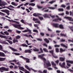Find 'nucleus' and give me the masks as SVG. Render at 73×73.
Returning a JSON list of instances; mask_svg holds the SVG:
<instances>
[{
    "label": "nucleus",
    "instance_id": "30",
    "mask_svg": "<svg viewBox=\"0 0 73 73\" xmlns=\"http://www.w3.org/2000/svg\"><path fill=\"white\" fill-rule=\"evenodd\" d=\"M5 40L8 42L10 44H12V42L11 41L8 40Z\"/></svg>",
    "mask_w": 73,
    "mask_h": 73
},
{
    "label": "nucleus",
    "instance_id": "45",
    "mask_svg": "<svg viewBox=\"0 0 73 73\" xmlns=\"http://www.w3.org/2000/svg\"><path fill=\"white\" fill-rule=\"evenodd\" d=\"M60 42H65V39H64L63 38H62L60 41Z\"/></svg>",
    "mask_w": 73,
    "mask_h": 73
},
{
    "label": "nucleus",
    "instance_id": "9",
    "mask_svg": "<svg viewBox=\"0 0 73 73\" xmlns=\"http://www.w3.org/2000/svg\"><path fill=\"white\" fill-rule=\"evenodd\" d=\"M9 37V36H3L1 35H0V37H1V38H5V39H8Z\"/></svg>",
    "mask_w": 73,
    "mask_h": 73
},
{
    "label": "nucleus",
    "instance_id": "20",
    "mask_svg": "<svg viewBox=\"0 0 73 73\" xmlns=\"http://www.w3.org/2000/svg\"><path fill=\"white\" fill-rule=\"evenodd\" d=\"M32 52L31 51V50L29 49H28L27 50H25L24 53H31Z\"/></svg>",
    "mask_w": 73,
    "mask_h": 73
},
{
    "label": "nucleus",
    "instance_id": "32",
    "mask_svg": "<svg viewBox=\"0 0 73 73\" xmlns=\"http://www.w3.org/2000/svg\"><path fill=\"white\" fill-rule=\"evenodd\" d=\"M4 33L5 35H9V33L7 32V31H4Z\"/></svg>",
    "mask_w": 73,
    "mask_h": 73
},
{
    "label": "nucleus",
    "instance_id": "13",
    "mask_svg": "<svg viewBox=\"0 0 73 73\" xmlns=\"http://www.w3.org/2000/svg\"><path fill=\"white\" fill-rule=\"evenodd\" d=\"M27 30H25V31H22V32L25 33L26 32H31L32 31L31 30L28 29V28H27Z\"/></svg>",
    "mask_w": 73,
    "mask_h": 73
},
{
    "label": "nucleus",
    "instance_id": "47",
    "mask_svg": "<svg viewBox=\"0 0 73 73\" xmlns=\"http://www.w3.org/2000/svg\"><path fill=\"white\" fill-rule=\"evenodd\" d=\"M56 52L58 53L59 52V49L58 48H56L55 49Z\"/></svg>",
    "mask_w": 73,
    "mask_h": 73
},
{
    "label": "nucleus",
    "instance_id": "19",
    "mask_svg": "<svg viewBox=\"0 0 73 73\" xmlns=\"http://www.w3.org/2000/svg\"><path fill=\"white\" fill-rule=\"evenodd\" d=\"M65 58H63V57L60 58V61H65Z\"/></svg>",
    "mask_w": 73,
    "mask_h": 73
},
{
    "label": "nucleus",
    "instance_id": "24",
    "mask_svg": "<svg viewBox=\"0 0 73 73\" xmlns=\"http://www.w3.org/2000/svg\"><path fill=\"white\" fill-rule=\"evenodd\" d=\"M1 43L4 44H7V45H9V44L8 43L5 41H2Z\"/></svg>",
    "mask_w": 73,
    "mask_h": 73
},
{
    "label": "nucleus",
    "instance_id": "36",
    "mask_svg": "<svg viewBox=\"0 0 73 73\" xmlns=\"http://www.w3.org/2000/svg\"><path fill=\"white\" fill-rule=\"evenodd\" d=\"M40 50L41 52H38V53H43V50H42V48H40Z\"/></svg>",
    "mask_w": 73,
    "mask_h": 73
},
{
    "label": "nucleus",
    "instance_id": "62",
    "mask_svg": "<svg viewBox=\"0 0 73 73\" xmlns=\"http://www.w3.org/2000/svg\"><path fill=\"white\" fill-rule=\"evenodd\" d=\"M66 15H69V11H66Z\"/></svg>",
    "mask_w": 73,
    "mask_h": 73
},
{
    "label": "nucleus",
    "instance_id": "5",
    "mask_svg": "<svg viewBox=\"0 0 73 73\" xmlns=\"http://www.w3.org/2000/svg\"><path fill=\"white\" fill-rule=\"evenodd\" d=\"M25 68H26V69H27L28 70H29V71H31V69H32V70H33V71H34V72H36V71L35 70H34L32 68H30L29 67V66H28V65H25Z\"/></svg>",
    "mask_w": 73,
    "mask_h": 73
},
{
    "label": "nucleus",
    "instance_id": "25",
    "mask_svg": "<svg viewBox=\"0 0 73 73\" xmlns=\"http://www.w3.org/2000/svg\"><path fill=\"white\" fill-rule=\"evenodd\" d=\"M60 45L62 46H63V47H64V48H68V46L65 45L64 44H60Z\"/></svg>",
    "mask_w": 73,
    "mask_h": 73
},
{
    "label": "nucleus",
    "instance_id": "49",
    "mask_svg": "<svg viewBox=\"0 0 73 73\" xmlns=\"http://www.w3.org/2000/svg\"><path fill=\"white\" fill-rule=\"evenodd\" d=\"M52 56H53V57L55 58H58V57L57 56H56L55 55V54H54Z\"/></svg>",
    "mask_w": 73,
    "mask_h": 73
},
{
    "label": "nucleus",
    "instance_id": "64",
    "mask_svg": "<svg viewBox=\"0 0 73 73\" xmlns=\"http://www.w3.org/2000/svg\"><path fill=\"white\" fill-rule=\"evenodd\" d=\"M43 72L44 73H47V70H44Z\"/></svg>",
    "mask_w": 73,
    "mask_h": 73
},
{
    "label": "nucleus",
    "instance_id": "54",
    "mask_svg": "<svg viewBox=\"0 0 73 73\" xmlns=\"http://www.w3.org/2000/svg\"><path fill=\"white\" fill-rule=\"evenodd\" d=\"M0 50H3V46L1 45H0Z\"/></svg>",
    "mask_w": 73,
    "mask_h": 73
},
{
    "label": "nucleus",
    "instance_id": "52",
    "mask_svg": "<svg viewBox=\"0 0 73 73\" xmlns=\"http://www.w3.org/2000/svg\"><path fill=\"white\" fill-rule=\"evenodd\" d=\"M66 9L67 10H69L70 9V6H68L66 7Z\"/></svg>",
    "mask_w": 73,
    "mask_h": 73
},
{
    "label": "nucleus",
    "instance_id": "38",
    "mask_svg": "<svg viewBox=\"0 0 73 73\" xmlns=\"http://www.w3.org/2000/svg\"><path fill=\"white\" fill-rule=\"evenodd\" d=\"M68 20L70 21H73V18H72V17H69Z\"/></svg>",
    "mask_w": 73,
    "mask_h": 73
},
{
    "label": "nucleus",
    "instance_id": "43",
    "mask_svg": "<svg viewBox=\"0 0 73 73\" xmlns=\"http://www.w3.org/2000/svg\"><path fill=\"white\" fill-rule=\"evenodd\" d=\"M20 21L22 23H23V24H25V22H24V20L23 19H22Z\"/></svg>",
    "mask_w": 73,
    "mask_h": 73
},
{
    "label": "nucleus",
    "instance_id": "57",
    "mask_svg": "<svg viewBox=\"0 0 73 73\" xmlns=\"http://www.w3.org/2000/svg\"><path fill=\"white\" fill-rule=\"evenodd\" d=\"M11 61H13V62H17V61H18V60H14L13 61H9V62H11Z\"/></svg>",
    "mask_w": 73,
    "mask_h": 73
},
{
    "label": "nucleus",
    "instance_id": "59",
    "mask_svg": "<svg viewBox=\"0 0 73 73\" xmlns=\"http://www.w3.org/2000/svg\"><path fill=\"white\" fill-rule=\"evenodd\" d=\"M70 16H73V13L71 11H70Z\"/></svg>",
    "mask_w": 73,
    "mask_h": 73
},
{
    "label": "nucleus",
    "instance_id": "4",
    "mask_svg": "<svg viewBox=\"0 0 73 73\" xmlns=\"http://www.w3.org/2000/svg\"><path fill=\"white\" fill-rule=\"evenodd\" d=\"M66 62H67V65L68 66H71V64H73V61L72 60H67L66 61Z\"/></svg>",
    "mask_w": 73,
    "mask_h": 73
},
{
    "label": "nucleus",
    "instance_id": "39",
    "mask_svg": "<svg viewBox=\"0 0 73 73\" xmlns=\"http://www.w3.org/2000/svg\"><path fill=\"white\" fill-rule=\"evenodd\" d=\"M43 50L46 52H48V50L46 48H44L43 49Z\"/></svg>",
    "mask_w": 73,
    "mask_h": 73
},
{
    "label": "nucleus",
    "instance_id": "44",
    "mask_svg": "<svg viewBox=\"0 0 73 73\" xmlns=\"http://www.w3.org/2000/svg\"><path fill=\"white\" fill-rule=\"evenodd\" d=\"M69 28L72 31H73V26L70 27Z\"/></svg>",
    "mask_w": 73,
    "mask_h": 73
},
{
    "label": "nucleus",
    "instance_id": "14",
    "mask_svg": "<svg viewBox=\"0 0 73 73\" xmlns=\"http://www.w3.org/2000/svg\"><path fill=\"white\" fill-rule=\"evenodd\" d=\"M9 48L11 49L14 52H18V50L16 49H15L13 48H12L11 47H9Z\"/></svg>",
    "mask_w": 73,
    "mask_h": 73
},
{
    "label": "nucleus",
    "instance_id": "34",
    "mask_svg": "<svg viewBox=\"0 0 73 73\" xmlns=\"http://www.w3.org/2000/svg\"><path fill=\"white\" fill-rule=\"evenodd\" d=\"M58 10L59 11H61L62 12L64 11V9H58Z\"/></svg>",
    "mask_w": 73,
    "mask_h": 73
},
{
    "label": "nucleus",
    "instance_id": "16",
    "mask_svg": "<svg viewBox=\"0 0 73 73\" xmlns=\"http://www.w3.org/2000/svg\"><path fill=\"white\" fill-rule=\"evenodd\" d=\"M0 57H5V55L3 52H0Z\"/></svg>",
    "mask_w": 73,
    "mask_h": 73
},
{
    "label": "nucleus",
    "instance_id": "26",
    "mask_svg": "<svg viewBox=\"0 0 73 73\" xmlns=\"http://www.w3.org/2000/svg\"><path fill=\"white\" fill-rule=\"evenodd\" d=\"M65 49H64V50L62 49V48H60V52L61 53H62V52H65Z\"/></svg>",
    "mask_w": 73,
    "mask_h": 73
},
{
    "label": "nucleus",
    "instance_id": "1",
    "mask_svg": "<svg viewBox=\"0 0 73 73\" xmlns=\"http://www.w3.org/2000/svg\"><path fill=\"white\" fill-rule=\"evenodd\" d=\"M12 25L15 28H18V29H20L23 30L24 29V28L21 27V24L19 25H15V24H12Z\"/></svg>",
    "mask_w": 73,
    "mask_h": 73
},
{
    "label": "nucleus",
    "instance_id": "63",
    "mask_svg": "<svg viewBox=\"0 0 73 73\" xmlns=\"http://www.w3.org/2000/svg\"><path fill=\"white\" fill-rule=\"evenodd\" d=\"M54 47H60V45H55L54 46Z\"/></svg>",
    "mask_w": 73,
    "mask_h": 73
},
{
    "label": "nucleus",
    "instance_id": "2",
    "mask_svg": "<svg viewBox=\"0 0 73 73\" xmlns=\"http://www.w3.org/2000/svg\"><path fill=\"white\" fill-rule=\"evenodd\" d=\"M44 54H42L39 55L38 56V57L39 58H40L41 59V60H43L44 62V63H45L46 62V60L45 59V58L44 57Z\"/></svg>",
    "mask_w": 73,
    "mask_h": 73
},
{
    "label": "nucleus",
    "instance_id": "56",
    "mask_svg": "<svg viewBox=\"0 0 73 73\" xmlns=\"http://www.w3.org/2000/svg\"><path fill=\"white\" fill-rule=\"evenodd\" d=\"M21 37L20 36L18 35L16 36V39H19V38H20Z\"/></svg>",
    "mask_w": 73,
    "mask_h": 73
},
{
    "label": "nucleus",
    "instance_id": "42",
    "mask_svg": "<svg viewBox=\"0 0 73 73\" xmlns=\"http://www.w3.org/2000/svg\"><path fill=\"white\" fill-rule=\"evenodd\" d=\"M56 2V0L55 1H51L50 2H49V3H50V4H53V3H54Z\"/></svg>",
    "mask_w": 73,
    "mask_h": 73
},
{
    "label": "nucleus",
    "instance_id": "21",
    "mask_svg": "<svg viewBox=\"0 0 73 73\" xmlns=\"http://www.w3.org/2000/svg\"><path fill=\"white\" fill-rule=\"evenodd\" d=\"M5 13H7V15H10L9 13V11L8 10H5Z\"/></svg>",
    "mask_w": 73,
    "mask_h": 73
},
{
    "label": "nucleus",
    "instance_id": "48",
    "mask_svg": "<svg viewBox=\"0 0 73 73\" xmlns=\"http://www.w3.org/2000/svg\"><path fill=\"white\" fill-rule=\"evenodd\" d=\"M37 23H38L39 24H41V22H40V21H37L38 20V19H37Z\"/></svg>",
    "mask_w": 73,
    "mask_h": 73
},
{
    "label": "nucleus",
    "instance_id": "23",
    "mask_svg": "<svg viewBox=\"0 0 73 73\" xmlns=\"http://www.w3.org/2000/svg\"><path fill=\"white\" fill-rule=\"evenodd\" d=\"M44 40L47 44H48V43H49V40H48V39L46 38H44Z\"/></svg>",
    "mask_w": 73,
    "mask_h": 73
},
{
    "label": "nucleus",
    "instance_id": "40",
    "mask_svg": "<svg viewBox=\"0 0 73 73\" xmlns=\"http://www.w3.org/2000/svg\"><path fill=\"white\" fill-rule=\"evenodd\" d=\"M37 7L38 8V9H42V8H43V7L42 6H38V5H37Z\"/></svg>",
    "mask_w": 73,
    "mask_h": 73
},
{
    "label": "nucleus",
    "instance_id": "11",
    "mask_svg": "<svg viewBox=\"0 0 73 73\" xmlns=\"http://www.w3.org/2000/svg\"><path fill=\"white\" fill-rule=\"evenodd\" d=\"M60 28V29H64V26L62 24H60L58 26V28Z\"/></svg>",
    "mask_w": 73,
    "mask_h": 73
},
{
    "label": "nucleus",
    "instance_id": "3",
    "mask_svg": "<svg viewBox=\"0 0 73 73\" xmlns=\"http://www.w3.org/2000/svg\"><path fill=\"white\" fill-rule=\"evenodd\" d=\"M9 68H6L5 67H3L0 68V71L1 72H3V71H8Z\"/></svg>",
    "mask_w": 73,
    "mask_h": 73
},
{
    "label": "nucleus",
    "instance_id": "58",
    "mask_svg": "<svg viewBox=\"0 0 73 73\" xmlns=\"http://www.w3.org/2000/svg\"><path fill=\"white\" fill-rule=\"evenodd\" d=\"M62 7L63 8H65V7H66V5H61Z\"/></svg>",
    "mask_w": 73,
    "mask_h": 73
},
{
    "label": "nucleus",
    "instance_id": "37",
    "mask_svg": "<svg viewBox=\"0 0 73 73\" xmlns=\"http://www.w3.org/2000/svg\"><path fill=\"white\" fill-rule=\"evenodd\" d=\"M25 42H27V44L28 45H31V43H28V40H26Z\"/></svg>",
    "mask_w": 73,
    "mask_h": 73
},
{
    "label": "nucleus",
    "instance_id": "22",
    "mask_svg": "<svg viewBox=\"0 0 73 73\" xmlns=\"http://www.w3.org/2000/svg\"><path fill=\"white\" fill-rule=\"evenodd\" d=\"M5 59H6V58H3L0 57V61H5Z\"/></svg>",
    "mask_w": 73,
    "mask_h": 73
},
{
    "label": "nucleus",
    "instance_id": "60",
    "mask_svg": "<svg viewBox=\"0 0 73 73\" xmlns=\"http://www.w3.org/2000/svg\"><path fill=\"white\" fill-rule=\"evenodd\" d=\"M24 72H25V73H30L29 71H27V70H25Z\"/></svg>",
    "mask_w": 73,
    "mask_h": 73
},
{
    "label": "nucleus",
    "instance_id": "17",
    "mask_svg": "<svg viewBox=\"0 0 73 73\" xmlns=\"http://www.w3.org/2000/svg\"><path fill=\"white\" fill-rule=\"evenodd\" d=\"M19 66V69H20V70H22V71H23V72H24L25 70V69H24V68L23 67H21L20 66Z\"/></svg>",
    "mask_w": 73,
    "mask_h": 73
},
{
    "label": "nucleus",
    "instance_id": "27",
    "mask_svg": "<svg viewBox=\"0 0 73 73\" xmlns=\"http://www.w3.org/2000/svg\"><path fill=\"white\" fill-rule=\"evenodd\" d=\"M11 4L12 5H14V6H17L18 5V4L13 2H11Z\"/></svg>",
    "mask_w": 73,
    "mask_h": 73
},
{
    "label": "nucleus",
    "instance_id": "50",
    "mask_svg": "<svg viewBox=\"0 0 73 73\" xmlns=\"http://www.w3.org/2000/svg\"><path fill=\"white\" fill-rule=\"evenodd\" d=\"M37 40L38 41H42V39L38 38L37 39Z\"/></svg>",
    "mask_w": 73,
    "mask_h": 73
},
{
    "label": "nucleus",
    "instance_id": "7",
    "mask_svg": "<svg viewBox=\"0 0 73 73\" xmlns=\"http://www.w3.org/2000/svg\"><path fill=\"white\" fill-rule=\"evenodd\" d=\"M59 65L62 68H64L66 69V67L65 66V62H64L62 64L61 62H60L59 63Z\"/></svg>",
    "mask_w": 73,
    "mask_h": 73
},
{
    "label": "nucleus",
    "instance_id": "46",
    "mask_svg": "<svg viewBox=\"0 0 73 73\" xmlns=\"http://www.w3.org/2000/svg\"><path fill=\"white\" fill-rule=\"evenodd\" d=\"M52 21H54V22H58V20L57 19H53V20H52Z\"/></svg>",
    "mask_w": 73,
    "mask_h": 73
},
{
    "label": "nucleus",
    "instance_id": "61",
    "mask_svg": "<svg viewBox=\"0 0 73 73\" xmlns=\"http://www.w3.org/2000/svg\"><path fill=\"white\" fill-rule=\"evenodd\" d=\"M23 36H26V37H28V35L26 34H23Z\"/></svg>",
    "mask_w": 73,
    "mask_h": 73
},
{
    "label": "nucleus",
    "instance_id": "12",
    "mask_svg": "<svg viewBox=\"0 0 73 73\" xmlns=\"http://www.w3.org/2000/svg\"><path fill=\"white\" fill-rule=\"evenodd\" d=\"M47 63H46V65L47 67H48V66H51V64L50 63V62L49 61H48Z\"/></svg>",
    "mask_w": 73,
    "mask_h": 73
},
{
    "label": "nucleus",
    "instance_id": "29",
    "mask_svg": "<svg viewBox=\"0 0 73 73\" xmlns=\"http://www.w3.org/2000/svg\"><path fill=\"white\" fill-rule=\"evenodd\" d=\"M13 42L14 43H15V42H18V40H17L15 38H14L13 40Z\"/></svg>",
    "mask_w": 73,
    "mask_h": 73
},
{
    "label": "nucleus",
    "instance_id": "53",
    "mask_svg": "<svg viewBox=\"0 0 73 73\" xmlns=\"http://www.w3.org/2000/svg\"><path fill=\"white\" fill-rule=\"evenodd\" d=\"M40 35L42 36H44V35H45V34H44V33H40Z\"/></svg>",
    "mask_w": 73,
    "mask_h": 73
},
{
    "label": "nucleus",
    "instance_id": "18",
    "mask_svg": "<svg viewBox=\"0 0 73 73\" xmlns=\"http://www.w3.org/2000/svg\"><path fill=\"white\" fill-rule=\"evenodd\" d=\"M44 18H48L49 17V15L47 14H45L43 15Z\"/></svg>",
    "mask_w": 73,
    "mask_h": 73
},
{
    "label": "nucleus",
    "instance_id": "10",
    "mask_svg": "<svg viewBox=\"0 0 73 73\" xmlns=\"http://www.w3.org/2000/svg\"><path fill=\"white\" fill-rule=\"evenodd\" d=\"M52 25L53 27H54L55 28H58L59 24H58V23H52Z\"/></svg>",
    "mask_w": 73,
    "mask_h": 73
},
{
    "label": "nucleus",
    "instance_id": "15",
    "mask_svg": "<svg viewBox=\"0 0 73 73\" xmlns=\"http://www.w3.org/2000/svg\"><path fill=\"white\" fill-rule=\"evenodd\" d=\"M60 36L61 37H67V36H66V34H64L62 33H60Z\"/></svg>",
    "mask_w": 73,
    "mask_h": 73
},
{
    "label": "nucleus",
    "instance_id": "6",
    "mask_svg": "<svg viewBox=\"0 0 73 73\" xmlns=\"http://www.w3.org/2000/svg\"><path fill=\"white\" fill-rule=\"evenodd\" d=\"M7 3L4 1H2L1 0H0V6L2 5H7Z\"/></svg>",
    "mask_w": 73,
    "mask_h": 73
},
{
    "label": "nucleus",
    "instance_id": "31",
    "mask_svg": "<svg viewBox=\"0 0 73 73\" xmlns=\"http://www.w3.org/2000/svg\"><path fill=\"white\" fill-rule=\"evenodd\" d=\"M21 46H25V47H28V45L26 44H23L21 45Z\"/></svg>",
    "mask_w": 73,
    "mask_h": 73
},
{
    "label": "nucleus",
    "instance_id": "33",
    "mask_svg": "<svg viewBox=\"0 0 73 73\" xmlns=\"http://www.w3.org/2000/svg\"><path fill=\"white\" fill-rule=\"evenodd\" d=\"M29 5H31V6H33V7H34V6L35 5V4L33 3H29Z\"/></svg>",
    "mask_w": 73,
    "mask_h": 73
},
{
    "label": "nucleus",
    "instance_id": "35",
    "mask_svg": "<svg viewBox=\"0 0 73 73\" xmlns=\"http://www.w3.org/2000/svg\"><path fill=\"white\" fill-rule=\"evenodd\" d=\"M49 52L50 53H51L52 54V56L54 54V53H53L54 51L53 50H51V51H49Z\"/></svg>",
    "mask_w": 73,
    "mask_h": 73
},
{
    "label": "nucleus",
    "instance_id": "28",
    "mask_svg": "<svg viewBox=\"0 0 73 73\" xmlns=\"http://www.w3.org/2000/svg\"><path fill=\"white\" fill-rule=\"evenodd\" d=\"M38 18L40 21H42V20H44V18L42 17L38 16Z\"/></svg>",
    "mask_w": 73,
    "mask_h": 73
},
{
    "label": "nucleus",
    "instance_id": "41",
    "mask_svg": "<svg viewBox=\"0 0 73 73\" xmlns=\"http://www.w3.org/2000/svg\"><path fill=\"white\" fill-rule=\"evenodd\" d=\"M13 21V23H16L17 24H20V22H19L16 21Z\"/></svg>",
    "mask_w": 73,
    "mask_h": 73
},
{
    "label": "nucleus",
    "instance_id": "55",
    "mask_svg": "<svg viewBox=\"0 0 73 73\" xmlns=\"http://www.w3.org/2000/svg\"><path fill=\"white\" fill-rule=\"evenodd\" d=\"M52 65H53L54 66H56V64L54 63V62H51Z\"/></svg>",
    "mask_w": 73,
    "mask_h": 73
},
{
    "label": "nucleus",
    "instance_id": "51",
    "mask_svg": "<svg viewBox=\"0 0 73 73\" xmlns=\"http://www.w3.org/2000/svg\"><path fill=\"white\" fill-rule=\"evenodd\" d=\"M6 8H7L8 9H9V10H11V11H14L15 12V10H14V9H10L9 7H7Z\"/></svg>",
    "mask_w": 73,
    "mask_h": 73
},
{
    "label": "nucleus",
    "instance_id": "8",
    "mask_svg": "<svg viewBox=\"0 0 73 73\" xmlns=\"http://www.w3.org/2000/svg\"><path fill=\"white\" fill-rule=\"evenodd\" d=\"M20 57L21 58H22L23 59L25 60H26V62H29L30 61H29V59L28 58H25L24 57L22 56H20Z\"/></svg>",
    "mask_w": 73,
    "mask_h": 73
}]
</instances>
